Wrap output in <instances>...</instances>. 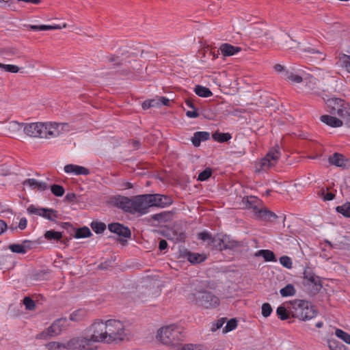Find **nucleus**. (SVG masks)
<instances>
[{"instance_id":"nucleus-51","label":"nucleus","mask_w":350,"mask_h":350,"mask_svg":"<svg viewBox=\"0 0 350 350\" xmlns=\"http://www.w3.org/2000/svg\"><path fill=\"white\" fill-rule=\"evenodd\" d=\"M211 170L210 168H206L199 174L198 179L200 181L206 180L211 176Z\"/></svg>"},{"instance_id":"nucleus-24","label":"nucleus","mask_w":350,"mask_h":350,"mask_svg":"<svg viewBox=\"0 0 350 350\" xmlns=\"http://www.w3.org/2000/svg\"><path fill=\"white\" fill-rule=\"evenodd\" d=\"M220 51L224 56H231L241 51V47L225 43L221 45Z\"/></svg>"},{"instance_id":"nucleus-23","label":"nucleus","mask_w":350,"mask_h":350,"mask_svg":"<svg viewBox=\"0 0 350 350\" xmlns=\"http://www.w3.org/2000/svg\"><path fill=\"white\" fill-rule=\"evenodd\" d=\"M210 137V133L206 131H198L193 134L191 137V142L193 145L198 147L200 145L201 142L206 141Z\"/></svg>"},{"instance_id":"nucleus-32","label":"nucleus","mask_w":350,"mask_h":350,"mask_svg":"<svg viewBox=\"0 0 350 350\" xmlns=\"http://www.w3.org/2000/svg\"><path fill=\"white\" fill-rule=\"evenodd\" d=\"M284 77L286 80L293 83H299L302 81L301 76L288 71L284 72Z\"/></svg>"},{"instance_id":"nucleus-63","label":"nucleus","mask_w":350,"mask_h":350,"mask_svg":"<svg viewBox=\"0 0 350 350\" xmlns=\"http://www.w3.org/2000/svg\"><path fill=\"white\" fill-rule=\"evenodd\" d=\"M152 107L151 103H150V100H146L142 103V108L144 109H148Z\"/></svg>"},{"instance_id":"nucleus-42","label":"nucleus","mask_w":350,"mask_h":350,"mask_svg":"<svg viewBox=\"0 0 350 350\" xmlns=\"http://www.w3.org/2000/svg\"><path fill=\"white\" fill-rule=\"evenodd\" d=\"M166 347L167 350H185V344L182 343L180 339H179Z\"/></svg>"},{"instance_id":"nucleus-62","label":"nucleus","mask_w":350,"mask_h":350,"mask_svg":"<svg viewBox=\"0 0 350 350\" xmlns=\"http://www.w3.org/2000/svg\"><path fill=\"white\" fill-rule=\"evenodd\" d=\"M7 225L3 220H0V234H1L6 229Z\"/></svg>"},{"instance_id":"nucleus-54","label":"nucleus","mask_w":350,"mask_h":350,"mask_svg":"<svg viewBox=\"0 0 350 350\" xmlns=\"http://www.w3.org/2000/svg\"><path fill=\"white\" fill-rule=\"evenodd\" d=\"M185 350H206V348L201 345L185 344Z\"/></svg>"},{"instance_id":"nucleus-35","label":"nucleus","mask_w":350,"mask_h":350,"mask_svg":"<svg viewBox=\"0 0 350 350\" xmlns=\"http://www.w3.org/2000/svg\"><path fill=\"white\" fill-rule=\"evenodd\" d=\"M213 138L215 141L219 142H226L231 139V135L230 133H219L216 132L213 133Z\"/></svg>"},{"instance_id":"nucleus-28","label":"nucleus","mask_w":350,"mask_h":350,"mask_svg":"<svg viewBox=\"0 0 350 350\" xmlns=\"http://www.w3.org/2000/svg\"><path fill=\"white\" fill-rule=\"evenodd\" d=\"M27 211L29 214H33L44 217V215L46 212L52 211V208H40L31 204L28 206Z\"/></svg>"},{"instance_id":"nucleus-59","label":"nucleus","mask_w":350,"mask_h":350,"mask_svg":"<svg viewBox=\"0 0 350 350\" xmlns=\"http://www.w3.org/2000/svg\"><path fill=\"white\" fill-rule=\"evenodd\" d=\"M27 221L26 218L23 217L20 219L19 224H18V228L21 230H24L27 227Z\"/></svg>"},{"instance_id":"nucleus-11","label":"nucleus","mask_w":350,"mask_h":350,"mask_svg":"<svg viewBox=\"0 0 350 350\" xmlns=\"http://www.w3.org/2000/svg\"><path fill=\"white\" fill-rule=\"evenodd\" d=\"M46 130L45 123L33 122L24 124V133L31 137L44 138Z\"/></svg>"},{"instance_id":"nucleus-20","label":"nucleus","mask_w":350,"mask_h":350,"mask_svg":"<svg viewBox=\"0 0 350 350\" xmlns=\"http://www.w3.org/2000/svg\"><path fill=\"white\" fill-rule=\"evenodd\" d=\"M223 240L224 242H222V251L227 250H232L241 246V242L232 239L228 235L223 234Z\"/></svg>"},{"instance_id":"nucleus-33","label":"nucleus","mask_w":350,"mask_h":350,"mask_svg":"<svg viewBox=\"0 0 350 350\" xmlns=\"http://www.w3.org/2000/svg\"><path fill=\"white\" fill-rule=\"evenodd\" d=\"M336 211L346 217H350V202H347L336 207Z\"/></svg>"},{"instance_id":"nucleus-29","label":"nucleus","mask_w":350,"mask_h":350,"mask_svg":"<svg viewBox=\"0 0 350 350\" xmlns=\"http://www.w3.org/2000/svg\"><path fill=\"white\" fill-rule=\"evenodd\" d=\"M187 259L193 264H198L204 262L206 259V256L203 254L189 252L187 254Z\"/></svg>"},{"instance_id":"nucleus-36","label":"nucleus","mask_w":350,"mask_h":350,"mask_svg":"<svg viewBox=\"0 0 350 350\" xmlns=\"http://www.w3.org/2000/svg\"><path fill=\"white\" fill-rule=\"evenodd\" d=\"M45 239L48 240H60L62 238V234L60 232L55 230H48L44 233Z\"/></svg>"},{"instance_id":"nucleus-38","label":"nucleus","mask_w":350,"mask_h":350,"mask_svg":"<svg viewBox=\"0 0 350 350\" xmlns=\"http://www.w3.org/2000/svg\"><path fill=\"white\" fill-rule=\"evenodd\" d=\"M91 234V231L88 227H83L77 230L75 237L77 239L85 238L90 236Z\"/></svg>"},{"instance_id":"nucleus-30","label":"nucleus","mask_w":350,"mask_h":350,"mask_svg":"<svg viewBox=\"0 0 350 350\" xmlns=\"http://www.w3.org/2000/svg\"><path fill=\"white\" fill-rule=\"evenodd\" d=\"M194 92L198 96L204 98L210 97L213 94L211 91L208 88L200 85H198L195 87Z\"/></svg>"},{"instance_id":"nucleus-2","label":"nucleus","mask_w":350,"mask_h":350,"mask_svg":"<svg viewBox=\"0 0 350 350\" xmlns=\"http://www.w3.org/2000/svg\"><path fill=\"white\" fill-rule=\"evenodd\" d=\"M117 205L126 212L140 215L148 213L150 208L147 194L138 195L132 198L120 197L117 200Z\"/></svg>"},{"instance_id":"nucleus-48","label":"nucleus","mask_w":350,"mask_h":350,"mask_svg":"<svg viewBox=\"0 0 350 350\" xmlns=\"http://www.w3.org/2000/svg\"><path fill=\"white\" fill-rule=\"evenodd\" d=\"M304 51L312 55H315V57L320 60L324 59V56L323 55V53L320 52L319 50H317L311 47H308L304 49Z\"/></svg>"},{"instance_id":"nucleus-55","label":"nucleus","mask_w":350,"mask_h":350,"mask_svg":"<svg viewBox=\"0 0 350 350\" xmlns=\"http://www.w3.org/2000/svg\"><path fill=\"white\" fill-rule=\"evenodd\" d=\"M225 323V319L221 318L218 319L215 323L213 324V326L211 327V330L213 332H215L216 330L220 329Z\"/></svg>"},{"instance_id":"nucleus-1","label":"nucleus","mask_w":350,"mask_h":350,"mask_svg":"<svg viewBox=\"0 0 350 350\" xmlns=\"http://www.w3.org/2000/svg\"><path fill=\"white\" fill-rule=\"evenodd\" d=\"M96 342L118 343L128 338L129 332L124 323L117 319L96 320L90 327Z\"/></svg>"},{"instance_id":"nucleus-41","label":"nucleus","mask_w":350,"mask_h":350,"mask_svg":"<svg viewBox=\"0 0 350 350\" xmlns=\"http://www.w3.org/2000/svg\"><path fill=\"white\" fill-rule=\"evenodd\" d=\"M276 313L278 317L284 321L289 318V313L284 306H280L276 310Z\"/></svg>"},{"instance_id":"nucleus-46","label":"nucleus","mask_w":350,"mask_h":350,"mask_svg":"<svg viewBox=\"0 0 350 350\" xmlns=\"http://www.w3.org/2000/svg\"><path fill=\"white\" fill-rule=\"evenodd\" d=\"M314 84V82L310 81V82L306 85L308 90L310 92L311 94L315 96H322L320 89L315 88Z\"/></svg>"},{"instance_id":"nucleus-17","label":"nucleus","mask_w":350,"mask_h":350,"mask_svg":"<svg viewBox=\"0 0 350 350\" xmlns=\"http://www.w3.org/2000/svg\"><path fill=\"white\" fill-rule=\"evenodd\" d=\"M328 161L329 164L342 168H346L349 165L348 161L345 159L342 154L339 153H334L329 157Z\"/></svg>"},{"instance_id":"nucleus-61","label":"nucleus","mask_w":350,"mask_h":350,"mask_svg":"<svg viewBox=\"0 0 350 350\" xmlns=\"http://www.w3.org/2000/svg\"><path fill=\"white\" fill-rule=\"evenodd\" d=\"M167 247V243L165 240L161 239L159 243V248L160 250H164Z\"/></svg>"},{"instance_id":"nucleus-6","label":"nucleus","mask_w":350,"mask_h":350,"mask_svg":"<svg viewBox=\"0 0 350 350\" xmlns=\"http://www.w3.org/2000/svg\"><path fill=\"white\" fill-rule=\"evenodd\" d=\"M189 299L205 308H213L219 306V299L211 292L199 291L191 295Z\"/></svg>"},{"instance_id":"nucleus-4","label":"nucleus","mask_w":350,"mask_h":350,"mask_svg":"<svg viewBox=\"0 0 350 350\" xmlns=\"http://www.w3.org/2000/svg\"><path fill=\"white\" fill-rule=\"evenodd\" d=\"M291 306L290 312L294 318L306 321L314 318L317 315L314 307L307 301L295 300L291 302Z\"/></svg>"},{"instance_id":"nucleus-64","label":"nucleus","mask_w":350,"mask_h":350,"mask_svg":"<svg viewBox=\"0 0 350 350\" xmlns=\"http://www.w3.org/2000/svg\"><path fill=\"white\" fill-rule=\"evenodd\" d=\"M336 344V341L334 340H331L329 341V347L332 350H337V347L334 346Z\"/></svg>"},{"instance_id":"nucleus-60","label":"nucleus","mask_w":350,"mask_h":350,"mask_svg":"<svg viewBox=\"0 0 350 350\" xmlns=\"http://www.w3.org/2000/svg\"><path fill=\"white\" fill-rule=\"evenodd\" d=\"M159 102L161 104V106L165 105L168 106L170 105V99L163 97V96H159Z\"/></svg>"},{"instance_id":"nucleus-40","label":"nucleus","mask_w":350,"mask_h":350,"mask_svg":"<svg viewBox=\"0 0 350 350\" xmlns=\"http://www.w3.org/2000/svg\"><path fill=\"white\" fill-rule=\"evenodd\" d=\"M335 335L347 344H350V334L340 329H336Z\"/></svg>"},{"instance_id":"nucleus-27","label":"nucleus","mask_w":350,"mask_h":350,"mask_svg":"<svg viewBox=\"0 0 350 350\" xmlns=\"http://www.w3.org/2000/svg\"><path fill=\"white\" fill-rule=\"evenodd\" d=\"M258 256H262L265 261L267 262H276L277 259L275 258L274 253L269 250H258L256 254Z\"/></svg>"},{"instance_id":"nucleus-22","label":"nucleus","mask_w":350,"mask_h":350,"mask_svg":"<svg viewBox=\"0 0 350 350\" xmlns=\"http://www.w3.org/2000/svg\"><path fill=\"white\" fill-rule=\"evenodd\" d=\"M243 203L245 204L246 208H251L255 214H257V211L259 209L258 207L259 200L256 197L247 196L246 198H243Z\"/></svg>"},{"instance_id":"nucleus-39","label":"nucleus","mask_w":350,"mask_h":350,"mask_svg":"<svg viewBox=\"0 0 350 350\" xmlns=\"http://www.w3.org/2000/svg\"><path fill=\"white\" fill-rule=\"evenodd\" d=\"M0 69L11 73H17L20 70V68L16 65L4 64L2 63H0Z\"/></svg>"},{"instance_id":"nucleus-16","label":"nucleus","mask_w":350,"mask_h":350,"mask_svg":"<svg viewBox=\"0 0 350 350\" xmlns=\"http://www.w3.org/2000/svg\"><path fill=\"white\" fill-rule=\"evenodd\" d=\"M304 278L308 282L314 285V290L319 291L321 288V284L319 278L310 269H306L304 271Z\"/></svg>"},{"instance_id":"nucleus-25","label":"nucleus","mask_w":350,"mask_h":350,"mask_svg":"<svg viewBox=\"0 0 350 350\" xmlns=\"http://www.w3.org/2000/svg\"><path fill=\"white\" fill-rule=\"evenodd\" d=\"M67 27L66 23H64L62 26L59 25H29L28 26V28L31 30L33 31H46V30H54V29H60L62 28H66Z\"/></svg>"},{"instance_id":"nucleus-9","label":"nucleus","mask_w":350,"mask_h":350,"mask_svg":"<svg viewBox=\"0 0 350 350\" xmlns=\"http://www.w3.org/2000/svg\"><path fill=\"white\" fill-rule=\"evenodd\" d=\"M198 238L204 242L212 249L222 251L223 234H217L213 237L208 232H202L198 234Z\"/></svg>"},{"instance_id":"nucleus-18","label":"nucleus","mask_w":350,"mask_h":350,"mask_svg":"<svg viewBox=\"0 0 350 350\" xmlns=\"http://www.w3.org/2000/svg\"><path fill=\"white\" fill-rule=\"evenodd\" d=\"M64 172L67 174H73L75 175H88L90 173L89 170L86 167L73 164L65 165Z\"/></svg>"},{"instance_id":"nucleus-53","label":"nucleus","mask_w":350,"mask_h":350,"mask_svg":"<svg viewBox=\"0 0 350 350\" xmlns=\"http://www.w3.org/2000/svg\"><path fill=\"white\" fill-rule=\"evenodd\" d=\"M57 211L52 208V211H48L46 212L44 215V218L49 220V221H55L56 219H57Z\"/></svg>"},{"instance_id":"nucleus-7","label":"nucleus","mask_w":350,"mask_h":350,"mask_svg":"<svg viewBox=\"0 0 350 350\" xmlns=\"http://www.w3.org/2000/svg\"><path fill=\"white\" fill-rule=\"evenodd\" d=\"M93 332L88 338L80 336L72 338L67 342V350H94Z\"/></svg>"},{"instance_id":"nucleus-43","label":"nucleus","mask_w":350,"mask_h":350,"mask_svg":"<svg viewBox=\"0 0 350 350\" xmlns=\"http://www.w3.org/2000/svg\"><path fill=\"white\" fill-rule=\"evenodd\" d=\"M51 191L53 195L57 197H61L64 194V189L59 185H53L51 187Z\"/></svg>"},{"instance_id":"nucleus-45","label":"nucleus","mask_w":350,"mask_h":350,"mask_svg":"<svg viewBox=\"0 0 350 350\" xmlns=\"http://www.w3.org/2000/svg\"><path fill=\"white\" fill-rule=\"evenodd\" d=\"M237 327V321L235 319H231L229 320L225 327L223 329L224 333H227L234 329Z\"/></svg>"},{"instance_id":"nucleus-21","label":"nucleus","mask_w":350,"mask_h":350,"mask_svg":"<svg viewBox=\"0 0 350 350\" xmlns=\"http://www.w3.org/2000/svg\"><path fill=\"white\" fill-rule=\"evenodd\" d=\"M320 120L322 122L332 127H340L342 125V120L329 115L321 116Z\"/></svg>"},{"instance_id":"nucleus-19","label":"nucleus","mask_w":350,"mask_h":350,"mask_svg":"<svg viewBox=\"0 0 350 350\" xmlns=\"http://www.w3.org/2000/svg\"><path fill=\"white\" fill-rule=\"evenodd\" d=\"M23 185H28L31 189H37L40 191H44L49 189V185L44 183L38 181L35 178H28L24 180Z\"/></svg>"},{"instance_id":"nucleus-10","label":"nucleus","mask_w":350,"mask_h":350,"mask_svg":"<svg viewBox=\"0 0 350 350\" xmlns=\"http://www.w3.org/2000/svg\"><path fill=\"white\" fill-rule=\"evenodd\" d=\"M280 156V148L279 146L276 145L267 152L263 159H261L260 163V170H267L274 166L277 163Z\"/></svg>"},{"instance_id":"nucleus-58","label":"nucleus","mask_w":350,"mask_h":350,"mask_svg":"<svg viewBox=\"0 0 350 350\" xmlns=\"http://www.w3.org/2000/svg\"><path fill=\"white\" fill-rule=\"evenodd\" d=\"M186 115L187 117L191 118H196L199 116V113H198V111L196 110L187 111L186 112Z\"/></svg>"},{"instance_id":"nucleus-14","label":"nucleus","mask_w":350,"mask_h":350,"mask_svg":"<svg viewBox=\"0 0 350 350\" xmlns=\"http://www.w3.org/2000/svg\"><path fill=\"white\" fill-rule=\"evenodd\" d=\"M24 128V124H20L16 121H12L4 127L5 134L10 137H15L21 130Z\"/></svg>"},{"instance_id":"nucleus-15","label":"nucleus","mask_w":350,"mask_h":350,"mask_svg":"<svg viewBox=\"0 0 350 350\" xmlns=\"http://www.w3.org/2000/svg\"><path fill=\"white\" fill-rule=\"evenodd\" d=\"M109 230L119 236L124 238H129L131 237V230L129 228L124 226L119 223H112L108 226Z\"/></svg>"},{"instance_id":"nucleus-3","label":"nucleus","mask_w":350,"mask_h":350,"mask_svg":"<svg viewBox=\"0 0 350 350\" xmlns=\"http://www.w3.org/2000/svg\"><path fill=\"white\" fill-rule=\"evenodd\" d=\"M328 111L334 116L344 119L346 124L350 126V107L344 100L336 97L326 99L323 97Z\"/></svg>"},{"instance_id":"nucleus-44","label":"nucleus","mask_w":350,"mask_h":350,"mask_svg":"<svg viewBox=\"0 0 350 350\" xmlns=\"http://www.w3.org/2000/svg\"><path fill=\"white\" fill-rule=\"evenodd\" d=\"M91 227L92 228V230L96 232V233H101L103 232L105 228H106V226L104 223L103 222H92L91 224Z\"/></svg>"},{"instance_id":"nucleus-12","label":"nucleus","mask_w":350,"mask_h":350,"mask_svg":"<svg viewBox=\"0 0 350 350\" xmlns=\"http://www.w3.org/2000/svg\"><path fill=\"white\" fill-rule=\"evenodd\" d=\"M150 207L164 208L172 203V199L167 196L161 194H147Z\"/></svg>"},{"instance_id":"nucleus-31","label":"nucleus","mask_w":350,"mask_h":350,"mask_svg":"<svg viewBox=\"0 0 350 350\" xmlns=\"http://www.w3.org/2000/svg\"><path fill=\"white\" fill-rule=\"evenodd\" d=\"M280 293L282 297L293 296L296 293V290L293 284H289L281 288Z\"/></svg>"},{"instance_id":"nucleus-5","label":"nucleus","mask_w":350,"mask_h":350,"mask_svg":"<svg viewBox=\"0 0 350 350\" xmlns=\"http://www.w3.org/2000/svg\"><path fill=\"white\" fill-rule=\"evenodd\" d=\"M180 331L178 326L172 324L161 327L157 332L156 338L162 345H167L180 339Z\"/></svg>"},{"instance_id":"nucleus-56","label":"nucleus","mask_w":350,"mask_h":350,"mask_svg":"<svg viewBox=\"0 0 350 350\" xmlns=\"http://www.w3.org/2000/svg\"><path fill=\"white\" fill-rule=\"evenodd\" d=\"M342 65L346 68L347 70L350 72V56L345 55L341 58Z\"/></svg>"},{"instance_id":"nucleus-8","label":"nucleus","mask_w":350,"mask_h":350,"mask_svg":"<svg viewBox=\"0 0 350 350\" xmlns=\"http://www.w3.org/2000/svg\"><path fill=\"white\" fill-rule=\"evenodd\" d=\"M68 325V320L61 318L53 323V324L45 331L36 336L37 339H47L49 336L59 335Z\"/></svg>"},{"instance_id":"nucleus-37","label":"nucleus","mask_w":350,"mask_h":350,"mask_svg":"<svg viewBox=\"0 0 350 350\" xmlns=\"http://www.w3.org/2000/svg\"><path fill=\"white\" fill-rule=\"evenodd\" d=\"M9 249L14 253L25 254L27 248L24 244H12L9 245Z\"/></svg>"},{"instance_id":"nucleus-52","label":"nucleus","mask_w":350,"mask_h":350,"mask_svg":"<svg viewBox=\"0 0 350 350\" xmlns=\"http://www.w3.org/2000/svg\"><path fill=\"white\" fill-rule=\"evenodd\" d=\"M319 195L321 196L325 201L332 200L334 198L335 196V195L333 193L329 192L324 189H321Z\"/></svg>"},{"instance_id":"nucleus-57","label":"nucleus","mask_w":350,"mask_h":350,"mask_svg":"<svg viewBox=\"0 0 350 350\" xmlns=\"http://www.w3.org/2000/svg\"><path fill=\"white\" fill-rule=\"evenodd\" d=\"M150 103H151L152 107H161V104L159 102V97L157 96L154 98L150 99Z\"/></svg>"},{"instance_id":"nucleus-26","label":"nucleus","mask_w":350,"mask_h":350,"mask_svg":"<svg viewBox=\"0 0 350 350\" xmlns=\"http://www.w3.org/2000/svg\"><path fill=\"white\" fill-rule=\"evenodd\" d=\"M256 215L266 221H272L277 217V215L273 212L266 208H259Z\"/></svg>"},{"instance_id":"nucleus-47","label":"nucleus","mask_w":350,"mask_h":350,"mask_svg":"<svg viewBox=\"0 0 350 350\" xmlns=\"http://www.w3.org/2000/svg\"><path fill=\"white\" fill-rule=\"evenodd\" d=\"M280 262L281 265L287 268V269H291L293 266V262L290 257L287 256H283L280 258Z\"/></svg>"},{"instance_id":"nucleus-49","label":"nucleus","mask_w":350,"mask_h":350,"mask_svg":"<svg viewBox=\"0 0 350 350\" xmlns=\"http://www.w3.org/2000/svg\"><path fill=\"white\" fill-rule=\"evenodd\" d=\"M272 308L269 303H265L262 305V315L264 317H268L272 312Z\"/></svg>"},{"instance_id":"nucleus-13","label":"nucleus","mask_w":350,"mask_h":350,"mask_svg":"<svg viewBox=\"0 0 350 350\" xmlns=\"http://www.w3.org/2000/svg\"><path fill=\"white\" fill-rule=\"evenodd\" d=\"M46 130L44 138H51L58 137L62 133V130L66 126L64 124L50 123L45 124Z\"/></svg>"},{"instance_id":"nucleus-50","label":"nucleus","mask_w":350,"mask_h":350,"mask_svg":"<svg viewBox=\"0 0 350 350\" xmlns=\"http://www.w3.org/2000/svg\"><path fill=\"white\" fill-rule=\"evenodd\" d=\"M23 304L27 310H32L36 307L34 301L29 297H25L23 299Z\"/></svg>"},{"instance_id":"nucleus-34","label":"nucleus","mask_w":350,"mask_h":350,"mask_svg":"<svg viewBox=\"0 0 350 350\" xmlns=\"http://www.w3.org/2000/svg\"><path fill=\"white\" fill-rule=\"evenodd\" d=\"M49 350H67V342H51L46 345Z\"/></svg>"}]
</instances>
